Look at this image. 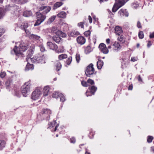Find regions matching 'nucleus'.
I'll list each match as a JSON object with an SVG mask.
<instances>
[{"label": "nucleus", "mask_w": 154, "mask_h": 154, "mask_svg": "<svg viewBox=\"0 0 154 154\" xmlns=\"http://www.w3.org/2000/svg\"><path fill=\"white\" fill-rule=\"evenodd\" d=\"M63 4V3L62 2H57L55 3L54 5L53 9L54 10H55L58 8L62 6Z\"/></svg>", "instance_id": "obj_18"}, {"label": "nucleus", "mask_w": 154, "mask_h": 154, "mask_svg": "<svg viewBox=\"0 0 154 154\" xmlns=\"http://www.w3.org/2000/svg\"><path fill=\"white\" fill-rule=\"evenodd\" d=\"M28 46L24 42H22L18 47L15 46L13 50L16 55L19 57H23L24 55L23 52L26 50Z\"/></svg>", "instance_id": "obj_1"}, {"label": "nucleus", "mask_w": 154, "mask_h": 154, "mask_svg": "<svg viewBox=\"0 0 154 154\" xmlns=\"http://www.w3.org/2000/svg\"><path fill=\"white\" fill-rule=\"evenodd\" d=\"M85 73L87 76L90 77L93 74H95L93 65L92 63L90 64L87 67L85 71Z\"/></svg>", "instance_id": "obj_4"}, {"label": "nucleus", "mask_w": 154, "mask_h": 154, "mask_svg": "<svg viewBox=\"0 0 154 154\" xmlns=\"http://www.w3.org/2000/svg\"><path fill=\"white\" fill-rule=\"evenodd\" d=\"M33 68L34 66L33 65L30 64L29 63H28L25 67V70L27 71L30 69H33Z\"/></svg>", "instance_id": "obj_23"}, {"label": "nucleus", "mask_w": 154, "mask_h": 154, "mask_svg": "<svg viewBox=\"0 0 154 154\" xmlns=\"http://www.w3.org/2000/svg\"><path fill=\"white\" fill-rule=\"evenodd\" d=\"M88 20H89V22L90 23H91L92 22V19L90 16H88Z\"/></svg>", "instance_id": "obj_60"}, {"label": "nucleus", "mask_w": 154, "mask_h": 154, "mask_svg": "<svg viewBox=\"0 0 154 154\" xmlns=\"http://www.w3.org/2000/svg\"><path fill=\"white\" fill-rule=\"evenodd\" d=\"M5 15V10L2 8H0V19L2 18Z\"/></svg>", "instance_id": "obj_27"}, {"label": "nucleus", "mask_w": 154, "mask_h": 154, "mask_svg": "<svg viewBox=\"0 0 154 154\" xmlns=\"http://www.w3.org/2000/svg\"><path fill=\"white\" fill-rule=\"evenodd\" d=\"M60 93L59 92H54L53 94V97L55 98H57L58 97H60Z\"/></svg>", "instance_id": "obj_32"}, {"label": "nucleus", "mask_w": 154, "mask_h": 154, "mask_svg": "<svg viewBox=\"0 0 154 154\" xmlns=\"http://www.w3.org/2000/svg\"><path fill=\"white\" fill-rule=\"evenodd\" d=\"M49 90V87L48 86H46L43 89V96H46L48 95Z\"/></svg>", "instance_id": "obj_20"}, {"label": "nucleus", "mask_w": 154, "mask_h": 154, "mask_svg": "<svg viewBox=\"0 0 154 154\" xmlns=\"http://www.w3.org/2000/svg\"><path fill=\"white\" fill-rule=\"evenodd\" d=\"M91 51V48L90 46H88L85 49V53L86 54L90 53Z\"/></svg>", "instance_id": "obj_29"}, {"label": "nucleus", "mask_w": 154, "mask_h": 154, "mask_svg": "<svg viewBox=\"0 0 154 154\" xmlns=\"http://www.w3.org/2000/svg\"><path fill=\"white\" fill-rule=\"evenodd\" d=\"M67 57V55L66 54H62L58 56V59L59 60H61L63 59L66 58Z\"/></svg>", "instance_id": "obj_30"}, {"label": "nucleus", "mask_w": 154, "mask_h": 154, "mask_svg": "<svg viewBox=\"0 0 154 154\" xmlns=\"http://www.w3.org/2000/svg\"><path fill=\"white\" fill-rule=\"evenodd\" d=\"M66 14V12L64 11H62L60 12L57 14L58 17L62 18H65Z\"/></svg>", "instance_id": "obj_22"}, {"label": "nucleus", "mask_w": 154, "mask_h": 154, "mask_svg": "<svg viewBox=\"0 0 154 154\" xmlns=\"http://www.w3.org/2000/svg\"><path fill=\"white\" fill-rule=\"evenodd\" d=\"M56 121H53L52 122H51L50 124H49V128H51L54 127L55 126V128H54V131H56L57 130V128L58 127V125H56Z\"/></svg>", "instance_id": "obj_21"}, {"label": "nucleus", "mask_w": 154, "mask_h": 154, "mask_svg": "<svg viewBox=\"0 0 154 154\" xmlns=\"http://www.w3.org/2000/svg\"><path fill=\"white\" fill-rule=\"evenodd\" d=\"M73 33L76 35H78L80 34L77 31H74L73 32Z\"/></svg>", "instance_id": "obj_59"}, {"label": "nucleus", "mask_w": 154, "mask_h": 154, "mask_svg": "<svg viewBox=\"0 0 154 154\" xmlns=\"http://www.w3.org/2000/svg\"><path fill=\"white\" fill-rule=\"evenodd\" d=\"M115 32L116 35H119L122 32V30L121 27L119 26H116L115 28Z\"/></svg>", "instance_id": "obj_15"}, {"label": "nucleus", "mask_w": 154, "mask_h": 154, "mask_svg": "<svg viewBox=\"0 0 154 154\" xmlns=\"http://www.w3.org/2000/svg\"><path fill=\"white\" fill-rule=\"evenodd\" d=\"M84 23L83 22H80L78 23V25L79 27H81L82 28H84Z\"/></svg>", "instance_id": "obj_49"}, {"label": "nucleus", "mask_w": 154, "mask_h": 154, "mask_svg": "<svg viewBox=\"0 0 154 154\" xmlns=\"http://www.w3.org/2000/svg\"><path fill=\"white\" fill-rule=\"evenodd\" d=\"M6 143L4 140H0V150H2L5 146Z\"/></svg>", "instance_id": "obj_26"}, {"label": "nucleus", "mask_w": 154, "mask_h": 154, "mask_svg": "<svg viewBox=\"0 0 154 154\" xmlns=\"http://www.w3.org/2000/svg\"><path fill=\"white\" fill-rule=\"evenodd\" d=\"M144 34L142 31H140L138 33V36L140 39H142L144 37Z\"/></svg>", "instance_id": "obj_36"}, {"label": "nucleus", "mask_w": 154, "mask_h": 154, "mask_svg": "<svg viewBox=\"0 0 154 154\" xmlns=\"http://www.w3.org/2000/svg\"><path fill=\"white\" fill-rule=\"evenodd\" d=\"M138 79L139 81H142V79H141V78L140 75H139L138 76Z\"/></svg>", "instance_id": "obj_64"}, {"label": "nucleus", "mask_w": 154, "mask_h": 154, "mask_svg": "<svg viewBox=\"0 0 154 154\" xmlns=\"http://www.w3.org/2000/svg\"><path fill=\"white\" fill-rule=\"evenodd\" d=\"M11 81L10 80H7L5 82V85L7 88L9 87L11 85Z\"/></svg>", "instance_id": "obj_44"}, {"label": "nucleus", "mask_w": 154, "mask_h": 154, "mask_svg": "<svg viewBox=\"0 0 154 154\" xmlns=\"http://www.w3.org/2000/svg\"><path fill=\"white\" fill-rule=\"evenodd\" d=\"M88 89L90 91V92L88 91V90L86 92L85 94L87 97L91 96V94H94L95 92L97 90V88L94 86H92L91 87H89Z\"/></svg>", "instance_id": "obj_8"}, {"label": "nucleus", "mask_w": 154, "mask_h": 154, "mask_svg": "<svg viewBox=\"0 0 154 154\" xmlns=\"http://www.w3.org/2000/svg\"><path fill=\"white\" fill-rule=\"evenodd\" d=\"M34 51V47L32 46L30 47L29 49L27 51L26 60L27 62L31 58V57L32 56Z\"/></svg>", "instance_id": "obj_7"}, {"label": "nucleus", "mask_w": 154, "mask_h": 154, "mask_svg": "<svg viewBox=\"0 0 154 154\" xmlns=\"http://www.w3.org/2000/svg\"><path fill=\"white\" fill-rule=\"evenodd\" d=\"M47 7H48L49 8V10L47 11H48L46 10V8L43 11V14H46L48 13L51 10V7L50 6H47Z\"/></svg>", "instance_id": "obj_40"}, {"label": "nucleus", "mask_w": 154, "mask_h": 154, "mask_svg": "<svg viewBox=\"0 0 154 154\" xmlns=\"http://www.w3.org/2000/svg\"><path fill=\"white\" fill-rule=\"evenodd\" d=\"M6 75V73L5 72H2L0 73V77L2 78H3L4 77H5Z\"/></svg>", "instance_id": "obj_43"}, {"label": "nucleus", "mask_w": 154, "mask_h": 154, "mask_svg": "<svg viewBox=\"0 0 154 154\" xmlns=\"http://www.w3.org/2000/svg\"><path fill=\"white\" fill-rule=\"evenodd\" d=\"M151 152H154V146L152 147H151Z\"/></svg>", "instance_id": "obj_63"}, {"label": "nucleus", "mask_w": 154, "mask_h": 154, "mask_svg": "<svg viewBox=\"0 0 154 154\" xmlns=\"http://www.w3.org/2000/svg\"><path fill=\"white\" fill-rule=\"evenodd\" d=\"M30 38L38 40L39 38L40 37L37 35L32 34L30 35Z\"/></svg>", "instance_id": "obj_31"}, {"label": "nucleus", "mask_w": 154, "mask_h": 154, "mask_svg": "<svg viewBox=\"0 0 154 154\" xmlns=\"http://www.w3.org/2000/svg\"><path fill=\"white\" fill-rule=\"evenodd\" d=\"M152 45V43L150 41H148L147 44V46L148 48H149Z\"/></svg>", "instance_id": "obj_56"}, {"label": "nucleus", "mask_w": 154, "mask_h": 154, "mask_svg": "<svg viewBox=\"0 0 154 154\" xmlns=\"http://www.w3.org/2000/svg\"><path fill=\"white\" fill-rule=\"evenodd\" d=\"M64 51V49L63 48L62 49L60 50V49H59V50H57V51H56V52L58 53H60V52H63Z\"/></svg>", "instance_id": "obj_57"}, {"label": "nucleus", "mask_w": 154, "mask_h": 154, "mask_svg": "<svg viewBox=\"0 0 154 154\" xmlns=\"http://www.w3.org/2000/svg\"><path fill=\"white\" fill-rule=\"evenodd\" d=\"M118 13L121 16H125L127 17L128 16V13L126 9H121L119 11Z\"/></svg>", "instance_id": "obj_13"}, {"label": "nucleus", "mask_w": 154, "mask_h": 154, "mask_svg": "<svg viewBox=\"0 0 154 154\" xmlns=\"http://www.w3.org/2000/svg\"><path fill=\"white\" fill-rule=\"evenodd\" d=\"M20 3L21 4H24L28 0H18Z\"/></svg>", "instance_id": "obj_54"}, {"label": "nucleus", "mask_w": 154, "mask_h": 154, "mask_svg": "<svg viewBox=\"0 0 154 154\" xmlns=\"http://www.w3.org/2000/svg\"><path fill=\"white\" fill-rule=\"evenodd\" d=\"M23 27L22 26L21 28H23L24 29H26L28 27V25L27 23H24V24L23 25Z\"/></svg>", "instance_id": "obj_50"}, {"label": "nucleus", "mask_w": 154, "mask_h": 154, "mask_svg": "<svg viewBox=\"0 0 154 154\" xmlns=\"http://www.w3.org/2000/svg\"><path fill=\"white\" fill-rule=\"evenodd\" d=\"M77 43L81 45H82L85 43L86 42V39L85 37L82 36H79L76 39Z\"/></svg>", "instance_id": "obj_11"}, {"label": "nucleus", "mask_w": 154, "mask_h": 154, "mask_svg": "<svg viewBox=\"0 0 154 154\" xmlns=\"http://www.w3.org/2000/svg\"><path fill=\"white\" fill-rule=\"evenodd\" d=\"M70 142L72 143H74L75 142V139L74 137H72L70 139Z\"/></svg>", "instance_id": "obj_53"}, {"label": "nucleus", "mask_w": 154, "mask_h": 154, "mask_svg": "<svg viewBox=\"0 0 154 154\" xmlns=\"http://www.w3.org/2000/svg\"><path fill=\"white\" fill-rule=\"evenodd\" d=\"M84 34L87 37L90 35L91 32L90 31L88 30L85 32Z\"/></svg>", "instance_id": "obj_47"}, {"label": "nucleus", "mask_w": 154, "mask_h": 154, "mask_svg": "<svg viewBox=\"0 0 154 154\" xmlns=\"http://www.w3.org/2000/svg\"><path fill=\"white\" fill-rule=\"evenodd\" d=\"M56 18V16H53L51 17L48 20V22L50 23H51L53 22L55 19Z\"/></svg>", "instance_id": "obj_35"}, {"label": "nucleus", "mask_w": 154, "mask_h": 154, "mask_svg": "<svg viewBox=\"0 0 154 154\" xmlns=\"http://www.w3.org/2000/svg\"><path fill=\"white\" fill-rule=\"evenodd\" d=\"M103 62L102 60H99L97 62V66L98 69H100L103 66Z\"/></svg>", "instance_id": "obj_24"}, {"label": "nucleus", "mask_w": 154, "mask_h": 154, "mask_svg": "<svg viewBox=\"0 0 154 154\" xmlns=\"http://www.w3.org/2000/svg\"><path fill=\"white\" fill-rule=\"evenodd\" d=\"M15 94L18 97H20V94L19 93L17 94V91L15 92Z\"/></svg>", "instance_id": "obj_61"}, {"label": "nucleus", "mask_w": 154, "mask_h": 154, "mask_svg": "<svg viewBox=\"0 0 154 154\" xmlns=\"http://www.w3.org/2000/svg\"><path fill=\"white\" fill-rule=\"evenodd\" d=\"M26 34L28 35V36L30 37V35L32 34L27 29H24Z\"/></svg>", "instance_id": "obj_51"}, {"label": "nucleus", "mask_w": 154, "mask_h": 154, "mask_svg": "<svg viewBox=\"0 0 154 154\" xmlns=\"http://www.w3.org/2000/svg\"><path fill=\"white\" fill-rule=\"evenodd\" d=\"M55 33V34L57 35L56 36L60 37H65L66 35V34L65 33L59 30L56 32Z\"/></svg>", "instance_id": "obj_17"}, {"label": "nucleus", "mask_w": 154, "mask_h": 154, "mask_svg": "<svg viewBox=\"0 0 154 154\" xmlns=\"http://www.w3.org/2000/svg\"><path fill=\"white\" fill-rule=\"evenodd\" d=\"M132 7L133 8L137 9L139 7V4L137 2H134L133 3Z\"/></svg>", "instance_id": "obj_34"}, {"label": "nucleus", "mask_w": 154, "mask_h": 154, "mask_svg": "<svg viewBox=\"0 0 154 154\" xmlns=\"http://www.w3.org/2000/svg\"><path fill=\"white\" fill-rule=\"evenodd\" d=\"M75 58L77 62L79 63L80 60V57L79 54H76Z\"/></svg>", "instance_id": "obj_41"}, {"label": "nucleus", "mask_w": 154, "mask_h": 154, "mask_svg": "<svg viewBox=\"0 0 154 154\" xmlns=\"http://www.w3.org/2000/svg\"><path fill=\"white\" fill-rule=\"evenodd\" d=\"M42 21L40 20V19H38L35 22V23L34 24V26H36L38 25H39L42 22H43Z\"/></svg>", "instance_id": "obj_39"}, {"label": "nucleus", "mask_w": 154, "mask_h": 154, "mask_svg": "<svg viewBox=\"0 0 154 154\" xmlns=\"http://www.w3.org/2000/svg\"><path fill=\"white\" fill-rule=\"evenodd\" d=\"M40 49L41 51L42 52H44L45 51V49L44 47L42 45H41L39 46Z\"/></svg>", "instance_id": "obj_48"}, {"label": "nucleus", "mask_w": 154, "mask_h": 154, "mask_svg": "<svg viewBox=\"0 0 154 154\" xmlns=\"http://www.w3.org/2000/svg\"><path fill=\"white\" fill-rule=\"evenodd\" d=\"M41 94L42 93L41 91L39 89H36L33 92L31 98L32 99L35 100L38 99Z\"/></svg>", "instance_id": "obj_5"}, {"label": "nucleus", "mask_w": 154, "mask_h": 154, "mask_svg": "<svg viewBox=\"0 0 154 154\" xmlns=\"http://www.w3.org/2000/svg\"><path fill=\"white\" fill-rule=\"evenodd\" d=\"M61 64L59 62H57V63L56 64V69L57 71H59L61 68Z\"/></svg>", "instance_id": "obj_28"}, {"label": "nucleus", "mask_w": 154, "mask_h": 154, "mask_svg": "<svg viewBox=\"0 0 154 154\" xmlns=\"http://www.w3.org/2000/svg\"><path fill=\"white\" fill-rule=\"evenodd\" d=\"M149 37L150 38H154V32L150 34Z\"/></svg>", "instance_id": "obj_58"}, {"label": "nucleus", "mask_w": 154, "mask_h": 154, "mask_svg": "<svg viewBox=\"0 0 154 154\" xmlns=\"http://www.w3.org/2000/svg\"><path fill=\"white\" fill-rule=\"evenodd\" d=\"M31 85L29 82L25 83L23 85L21 93L23 96L26 97L28 94Z\"/></svg>", "instance_id": "obj_3"}, {"label": "nucleus", "mask_w": 154, "mask_h": 154, "mask_svg": "<svg viewBox=\"0 0 154 154\" xmlns=\"http://www.w3.org/2000/svg\"><path fill=\"white\" fill-rule=\"evenodd\" d=\"M45 8H46V10L48 11L49 10V8L47 7V6H38L37 7V9L39 11H44Z\"/></svg>", "instance_id": "obj_19"}, {"label": "nucleus", "mask_w": 154, "mask_h": 154, "mask_svg": "<svg viewBox=\"0 0 154 154\" xmlns=\"http://www.w3.org/2000/svg\"><path fill=\"white\" fill-rule=\"evenodd\" d=\"M30 60L33 63H45L46 62L45 57L41 54H38Z\"/></svg>", "instance_id": "obj_2"}, {"label": "nucleus", "mask_w": 154, "mask_h": 154, "mask_svg": "<svg viewBox=\"0 0 154 154\" xmlns=\"http://www.w3.org/2000/svg\"><path fill=\"white\" fill-rule=\"evenodd\" d=\"M51 113V111L50 109H43L41 112V114L42 116L47 119L49 118L50 115Z\"/></svg>", "instance_id": "obj_6"}, {"label": "nucleus", "mask_w": 154, "mask_h": 154, "mask_svg": "<svg viewBox=\"0 0 154 154\" xmlns=\"http://www.w3.org/2000/svg\"><path fill=\"white\" fill-rule=\"evenodd\" d=\"M153 139V137L152 136H148L147 137V142L149 143H151Z\"/></svg>", "instance_id": "obj_37"}, {"label": "nucleus", "mask_w": 154, "mask_h": 154, "mask_svg": "<svg viewBox=\"0 0 154 154\" xmlns=\"http://www.w3.org/2000/svg\"><path fill=\"white\" fill-rule=\"evenodd\" d=\"M37 18L43 21L46 18V16L42 14L39 12H36Z\"/></svg>", "instance_id": "obj_14"}, {"label": "nucleus", "mask_w": 154, "mask_h": 154, "mask_svg": "<svg viewBox=\"0 0 154 154\" xmlns=\"http://www.w3.org/2000/svg\"><path fill=\"white\" fill-rule=\"evenodd\" d=\"M5 30L3 28H0V37L2 35V34L4 33ZM1 42V40H0V43Z\"/></svg>", "instance_id": "obj_46"}, {"label": "nucleus", "mask_w": 154, "mask_h": 154, "mask_svg": "<svg viewBox=\"0 0 154 154\" xmlns=\"http://www.w3.org/2000/svg\"><path fill=\"white\" fill-rule=\"evenodd\" d=\"M32 15V12L30 11H25L23 13V15L27 17H29Z\"/></svg>", "instance_id": "obj_25"}, {"label": "nucleus", "mask_w": 154, "mask_h": 154, "mask_svg": "<svg viewBox=\"0 0 154 154\" xmlns=\"http://www.w3.org/2000/svg\"><path fill=\"white\" fill-rule=\"evenodd\" d=\"M106 42L107 44H109L110 42V39L109 38H108L106 39Z\"/></svg>", "instance_id": "obj_62"}, {"label": "nucleus", "mask_w": 154, "mask_h": 154, "mask_svg": "<svg viewBox=\"0 0 154 154\" xmlns=\"http://www.w3.org/2000/svg\"><path fill=\"white\" fill-rule=\"evenodd\" d=\"M113 49L116 51H118L121 48V47L120 44L118 42H115L112 45Z\"/></svg>", "instance_id": "obj_12"}, {"label": "nucleus", "mask_w": 154, "mask_h": 154, "mask_svg": "<svg viewBox=\"0 0 154 154\" xmlns=\"http://www.w3.org/2000/svg\"><path fill=\"white\" fill-rule=\"evenodd\" d=\"M52 38L54 41L57 43H61L62 42V39L60 37L56 35L54 36Z\"/></svg>", "instance_id": "obj_16"}, {"label": "nucleus", "mask_w": 154, "mask_h": 154, "mask_svg": "<svg viewBox=\"0 0 154 154\" xmlns=\"http://www.w3.org/2000/svg\"><path fill=\"white\" fill-rule=\"evenodd\" d=\"M137 57H133L131 58V61L133 62H134L137 61Z\"/></svg>", "instance_id": "obj_55"}, {"label": "nucleus", "mask_w": 154, "mask_h": 154, "mask_svg": "<svg viewBox=\"0 0 154 154\" xmlns=\"http://www.w3.org/2000/svg\"><path fill=\"white\" fill-rule=\"evenodd\" d=\"M81 84L82 86L84 87H87L88 86V85L87 82L85 81H82L81 82Z\"/></svg>", "instance_id": "obj_45"}, {"label": "nucleus", "mask_w": 154, "mask_h": 154, "mask_svg": "<svg viewBox=\"0 0 154 154\" xmlns=\"http://www.w3.org/2000/svg\"><path fill=\"white\" fill-rule=\"evenodd\" d=\"M60 101L63 102L66 100V98L65 96L62 93H60Z\"/></svg>", "instance_id": "obj_33"}, {"label": "nucleus", "mask_w": 154, "mask_h": 154, "mask_svg": "<svg viewBox=\"0 0 154 154\" xmlns=\"http://www.w3.org/2000/svg\"><path fill=\"white\" fill-rule=\"evenodd\" d=\"M72 61V57H68V59L66 61V63L68 65H69L71 63Z\"/></svg>", "instance_id": "obj_38"}, {"label": "nucleus", "mask_w": 154, "mask_h": 154, "mask_svg": "<svg viewBox=\"0 0 154 154\" xmlns=\"http://www.w3.org/2000/svg\"><path fill=\"white\" fill-rule=\"evenodd\" d=\"M48 47L51 49L57 51L58 48L57 45L55 44H53L51 42H48L47 43Z\"/></svg>", "instance_id": "obj_10"}, {"label": "nucleus", "mask_w": 154, "mask_h": 154, "mask_svg": "<svg viewBox=\"0 0 154 154\" xmlns=\"http://www.w3.org/2000/svg\"><path fill=\"white\" fill-rule=\"evenodd\" d=\"M137 26L139 28H142L141 23L139 21H138L137 22Z\"/></svg>", "instance_id": "obj_52"}, {"label": "nucleus", "mask_w": 154, "mask_h": 154, "mask_svg": "<svg viewBox=\"0 0 154 154\" xmlns=\"http://www.w3.org/2000/svg\"><path fill=\"white\" fill-rule=\"evenodd\" d=\"M99 48L103 53L107 54L108 53V50L105 44L103 43L100 44L99 46Z\"/></svg>", "instance_id": "obj_9"}, {"label": "nucleus", "mask_w": 154, "mask_h": 154, "mask_svg": "<svg viewBox=\"0 0 154 154\" xmlns=\"http://www.w3.org/2000/svg\"><path fill=\"white\" fill-rule=\"evenodd\" d=\"M87 83L90 84L91 85H94V81L91 79H89L87 80Z\"/></svg>", "instance_id": "obj_42"}]
</instances>
